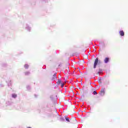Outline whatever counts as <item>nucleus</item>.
Masks as SVG:
<instances>
[{
	"instance_id": "f257e3e1",
	"label": "nucleus",
	"mask_w": 128,
	"mask_h": 128,
	"mask_svg": "<svg viewBox=\"0 0 128 128\" xmlns=\"http://www.w3.org/2000/svg\"><path fill=\"white\" fill-rule=\"evenodd\" d=\"M98 58H96L94 62V68H96V65L98 64Z\"/></svg>"
},
{
	"instance_id": "f03ea898",
	"label": "nucleus",
	"mask_w": 128,
	"mask_h": 128,
	"mask_svg": "<svg viewBox=\"0 0 128 128\" xmlns=\"http://www.w3.org/2000/svg\"><path fill=\"white\" fill-rule=\"evenodd\" d=\"M100 96H104V88H103L100 92Z\"/></svg>"
},
{
	"instance_id": "7ed1b4c3",
	"label": "nucleus",
	"mask_w": 128,
	"mask_h": 128,
	"mask_svg": "<svg viewBox=\"0 0 128 128\" xmlns=\"http://www.w3.org/2000/svg\"><path fill=\"white\" fill-rule=\"evenodd\" d=\"M119 34L121 36H124V30L120 31Z\"/></svg>"
},
{
	"instance_id": "20e7f679",
	"label": "nucleus",
	"mask_w": 128,
	"mask_h": 128,
	"mask_svg": "<svg viewBox=\"0 0 128 128\" xmlns=\"http://www.w3.org/2000/svg\"><path fill=\"white\" fill-rule=\"evenodd\" d=\"M108 60H110V58H106L104 60V62L106 64L108 62Z\"/></svg>"
},
{
	"instance_id": "39448f33",
	"label": "nucleus",
	"mask_w": 128,
	"mask_h": 128,
	"mask_svg": "<svg viewBox=\"0 0 128 128\" xmlns=\"http://www.w3.org/2000/svg\"><path fill=\"white\" fill-rule=\"evenodd\" d=\"M58 84H62V80H58L57 82Z\"/></svg>"
},
{
	"instance_id": "423d86ee",
	"label": "nucleus",
	"mask_w": 128,
	"mask_h": 128,
	"mask_svg": "<svg viewBox=\"0 0 128 128\" xmlns=\"http://www.w3.org/2000/svg\"><path fill=\"white\" fill-rule=\"evenodd\" d=\"M66 122H70V118H66Z\"/></svg>"
},
{
	"instance_id": "0eeeda50",
	"label": "nucleus",
	"mask_w": 128,
	"mask_h": 128,
	"mask_svg": "<svg viewBox=\"0 0 128 128\" xmlns=\"http://www.w3.org/2000/svg\"><path fill=\"white\" fill-rule=\"evenodd\" d=\"M25 68H28V64H26L24 65Z\"/></svg>"
},
{
	"instance_id": "6e6552de",
	"label": "nucleus",
	"mask_w": 128,
	"mask_h": 128,
	"mask_svg": "<svg viewBox=\"0 0 128 128\" xmlns=\"http://www.w3.org/2000/svg\"><path fill=\"white\" fill-rule=\"evenodd\" d=\"M12 98H16V94H12Z\"/></svg>"
},
{
	"instance_id": "1a4fd4ad",
	"label": "nucleus",
	"mask_w": 128,
	"mask_h": 128,
	"mask_svg": "<svg viewBox=\"0 0 128 128\" xmlns=\"http://www.w3.org/2000/svg\"><path fill=\"white\" fill-rule=\"evenodd\" d=\"M93 94L94 95L98 94V92H96V91H94Z\"/></svg>"
},
{
	"instance_id": "9d476101",
	"label": "nucleus",
	"mask_w": 128,
	"mask_h": 128,
	"mask_svg": "<svg viewBox=\"0 0 128 128\" xmlns=\"http://www.w3.org/2000/svg\"><path fill=\"white\" fill-rule=\"evenodd\" d=\"M25 74H26V76H28V74H30V72H26Z\"/></svg>"
},
{
	"instance_id": "9b49d317",
	"label": "nucleus",
	"mask_w": 128,
	"mask_h": 128,
	"mask_svg": "<svg viewBox=\"0 0 128 128\" xmlns=\"http://www.w3.org/2000/svg\"><path fill=\"white\" fill-rule=\"evenodd\" d=\"M64 83H62L61 88H64Z\"/></svg>"
},
{
	"instance_id": "f8f14e48",
	"label": "nucleus",
	"mask_w": 128,
	"mask_h": 128,
	"mask_svg": "<svg viewBox=\"0 0 128 128\" xmlns=\"http://www.w3.org/2000/svg\"><path fill=\"white\" fill-rule=\"evenodd\" d=\"M54 78H56V74H54Z\"/></svg>"
},
{
	"instance_id": "ddd939ff",
	"label": "nucleus",
	"mask_w": 128,
	"mask_h": 128,
	"mask_svg": "<svg viewBox=\"0 0 128 128\" xmlns=\"http://www.w3.org/2000/svg\"><path fill=\"white\" fill-rule=\"evenodd\" d=\"M60 66V64H59V66Z\"/></svg>"
},
{
	"instance_id": "4468645a",
	"label": "nucleus",
	"mask_w": 128,
	"mask_h": 128,
	"mask_svg": "<svg viewBox=\"0 0 128 128\" xmlns=\"http://www.w3.org/2000/svg\"><path fill=\"white\" fill-rule=\"evenodd\" d=\"M70 120H72V119H70Z\"/></svg>"
}]
</instances>
